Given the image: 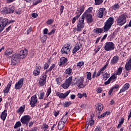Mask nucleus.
Instances as JSON below:
<instances>
[{"label": "nucleus", "mask_w": 131, "mask_h": 131, "mask_svg": "<svg viewBox=\"0 0 131 131\" xmlns=\"http://www.w3.org/2000/svg\"><path fill=\"white\" fill-rule=\"evenodd\" d=\"M47 74L46 73V72L44 74H42L40 76L39 79L41 80H45L47 81Z\"/></svg>", "instance_id": "nucleus-35"}, {"label": "nucleus", "mask_w": 131, "mask_h": 131, "mask_svg": "<svg viewBox=\"0 0 131 131\" xmlns=\"http://www.w3.org/2000/svg\"><path fill=\"white\" fill-rule=\"evenodd\" d=\"M24 82V79L21 78L16 83L14 89L15 90H20V89H22V86H23V82Z\"/></svg>", "instance_id": "nucleus-14"}, {"label": "nucleus", "mask_w": 131, "mask_h": 131, "mask_svg": "<svg viewBox=\"0 0 131 131\" xmlns=\"http://www.w3.org/2000/svg\"><path fill=\"white\" fill-rule=\"evenodd\" d=\"M72 82V76L69 77L65 81L64 83L62 84V88L66 90L69 88L70 84Z\"/></svg>", "instance_id": "nucleus-11"}, {"label": "nucleus", "mask_w": 131, "mask_h": 131, "mask_svg": "<svg viewBox=\"0 0 131 131\" xmlns=\"http://www.w3.org/2000/svg\"><path fill=\"white\" fill-rule=\"evenodd\" d=\"M46 83H47V81H45L44 80H40L39 79L38 84L39 85H40V86H43V85H45Z\"/></svg>", "instance_id": "nucleus-36"}, {"label": "nucleus", "mask_w": 131, "mask_h": 131, "mask_svg": "<svg viewBox=\"0 0 131 131\" xmlns=\"http://www.w3.org/2000/svg\"><path fill=\"white\" fill-rule=\"evenodd\" d=\"M93 116H91V119L89 118L86 120L87 123H89L91 126L94 125V124L95 123V121H94V119H93Z\"/></svg>", "instance_id": "nucleus-30"}, {"label": "nucleus", "mask_w": 131, "mask_h": 131, "mask_svg": "<svg viewBox=\"0 0 131 131\" xmlns=\"http://www.w3.org/2000/svg\"><path fill=\"white\" fill-rule=\"evenodd\" d=\"M53 23L54 19H48L46 22V24H47V25H51V24H53Z\"/></svg>", "instance_id": "nucleus-46"}, {"label": "nucleus", "mask_w": 131, "mask_h": 131, "mask_svg": "<svg viewBox=\"0 0 131 131\" xmlns=\"http://www.w3.org/2000/svg\"><path fill=\"white\" fill-rule=\"evenodd\" d=\"M55 32H56V29H53L52 31L48 33V35H52V34H55Z\"/></svg>", "instance_id": "nucleus-55"}, {"label": "nucleus", "mask_w": 131, "mask_h": 131, "mask_svg": "<svg viewBox=\"0 0 131 131\" xmlns=\"http://www.w3.org/2000/svg\"><path fill=\"white\" fill-rule=\"evenodd\" d=\"M106 68H107V65H105L103 67L101 68L97 72V74H96V77H99V76H100V75H101V74L104 72V71L105 69H106Z\"/></svg>", "instance_id": "nucleus-25"}, {"label": "nucleus", "mask_w": 131, "mask_h": 131, "mask_svg": "<svg viewBox=\"0 0 131 131\" xmlns=\"http://www.w3.org/2000/svg\"><path fill=\"white\" fill-rule=\"evenodd\" d=\"M64 126H65V123L63 122L60 121L58 123V129H62V128H64Z\"/></svg>", "instance_id": "nucleus-31"}, {"label": "nucleus", "mask_w": 131, "mask_h": 131, "mask_svg": "<svg viewBox=\"0 0 131 131\" xmlns=\"http://www.w3.org/2000/svg\"><path fill=\"white\" fill-rule=\"evenodd\" d=\"M100 49H101V47H96L94 50V52H95V55H96V54L98 53V52H99V51H100Z\"/></svg>", "instance_id": "nucleus-57"}, {"label": "nucleus", "mask_w": 131, "mask_h": 131, "mask_svg": "<svg viewBox=\"0 0 131 131\" xmlns=\"http://www.w3.org/2000/svg\"><path fill=\"white\" fill-rule=\"evenodd\" d=\"M31 31H32V28L30 27L29 28V29L27 30V34H29V33H30V32H31Z\"/></svg>", "instance_id": "nucleus-63"}, {"label": "nucleus", "mask_w": 131, "mask_h": 131, "mask_svg": "<svg viewBox=\"0 0 131 131\" xmlns=\"http://www.w3.org/2000/svg\"><path fill=\"white\" fill-rule=\"evenodd\" d=\"M52 93V88L50 86L47 91L46 93V97L48 98L50 95H51V93Z\"/></svg>", "instance_id": "nucleus-38"}, {"label": "nucleus", "mask_w": 131, "mask_h": 131, "mask_svg": "<svg viewBox=\"0 0 131 131\" xmlns=\"http://www.w3.org/2000/svg\"><path fill=\"white\" fill-rule=\"evenodd\" d=\"M41 128H45V129H47L49 128V125L48 124H46V123H43Z\"/></svg>", "instance_id": "nucleus-56"}, {"label": "nucleus", "mask_w": 131, "mask_h": 131, "mask_svg": "<svg viewBox=\"0 0 131 131\" xmlns=\"http://www.w3.org/2000/svg\"><path fill=\"white\" fill-rule=\"evenodd\" d=\"M75 85H77V86H78V88H79V89H83V88H84V84H83V81H84V78L83 77H76L75 78Z\"/></svg>", "instance_id": "nucleus-3"}, {"label": "nucleus", "mask_w": 131, "mask_h": 131, "mask_svg": "<svg viewBox=\"0 0 131 131\" xmlns=\"http://www.w3.org/2000/svg\"><path fill=\"white\" fill-rule=\"evenodd\" d=\"M49 64H48V63H46L44 64V67H43V69L44 70H46V69H48V68H49Z\"/></svg>", "instance_id": "nucleus-62"}, {"label": "nucleus", "mask_w": 131, "mask_h": 131, "mask_svg": "<svg viewBox=\"0 0 131 131\" xmlns=\"http://www.w3.org/2000/svg\"><path fill=\"white\" fill-rule=\"evenodd\" d=\"M68 62V59L66 57H61L60 59V61L58 63L59 66H62V65H65L66 63Z\"/></svg>", "instance_id": "nucleus-19"}, {"label": "nucleus", "mask_w": 131, "mask_h": 131, "mask_svg": "<svg viewBox=\"0 0 131 131\" xmlns=\"http://www.w3.org/2000/svg\"><path fill=\"white\" fill-rule=\"evenodd\" d=\"M106 9L105 8H100L97 11V16L98 18H103L104 16V12H105Z\"/></svg>", "instance_id": "nucleus-18"}, {"label": "nucleus", "mask_w": 131, "mask_h": 131, "mask_svg": "<svg viewBox=\"0 0 131 131\" xmlns=\"http://www.w3.org/2000/svg\"><path fill=\"white\" fill-rule=\"evenodd\" d=\"M116 78H117V77L115 76V75H113V76L110 77V78L109 79L111 80L112 82H113V81H115V79H116Z\"/></svg>", "instance_id": "nucleus-52"}, {"label": "nucleus", "mask_w": 131, "mask_h": 131, "mask_svg": "<svg viewBox=\"0 0 131 131\" xmlns=\"http://www.w3.org/2000/svg\"><path fill=\"white\" fill-rule=\"evenodd\" d=\"M21 125H22V124H21V122L18 121L14 125V128H17V127H20Z\"/></svg>", "instance_id": "nucleus-43"}, {"label": "nucleus", "mask_w": 131, "mask_h": 131, "mask_svg": "<svg viewBox=\"0 0 131 131\" xmlns=\"http://www.w3.org/2000/svg\"><path fill=\"white\" fill-rule=\"evenodd\" d=\"M93 11V7H89L83 14H91Z\"/></svg>", "instance_id": "nucleus-41"}, {"label": "nucleus", "mask_w": 131, "mask_h": 131, "mask_svg": "<svg viewBox=\"0 0 131 131\" xmlns=\"http://www.w3.org/2000/svg\"><path fill=\"white\" fill-rule=\"evenodd\" d=\"M84 65V62L80 61L77 63V68H81V66H83Z\"/></svg>", "instance_id": "nucleus-42"}, {"label": "nucleus", "mask_w": 131, "mask_h": 131, "mask_svg": "<svg viewBox=\"0 0 131 131\" xmlns=\"http://www.w3.org/2000/svg\"><path fill=\"white\" fill-rule=\"evenodd\" d=\"M53 113H54V115L55 117H57V116H58V115H59V114L58 111H54Z\"/></svg>", "instance_id": "nucleus-59"}, {"label": "nucleus", "mask_w": 131, "mask_h": 131, "mask_svg": "<svg viewBox=\"0 0 131 131\" xmlns=\"http://www.w3.org/2000/svg\"><path fill=\"white\" fill-rule=\"evenodd\" d=\"M103 109H104V105L101 103H98L96 107L97 112L100 114L102 112V110H103Z\"/></svg>", "instance_id": "nucleus-26"}, {"label": "nucleus", "mask_w": 131, "mask_h": 131, "mask_svg": "<svg viewBox=\"0 0 131 131\" xmlns=\"http://www.w3.org/2000/svg\"><path fill=\"white\" fill-rule=\"evenodd\" d=\"M31 119V117L29 115H25L20 119V121L23 124H26V126H28L29 121Z\"/></svg>", "instance_id": "nucleus-9"}, {"label": "nucleus", "mask_w": 131, "mask_h": 131, "mask_svg": "<svg viewBox=\"0 0 131 131\" xmlns=\"http://www.w3.org/2000/svg\"><path fill=\"white\" fill-rule=\"evenodd\" d=\"M36 104H37V97L36 95H34L31 97L30 104L31 107L33 108L36 106Z\"/></svg>", "instance_id": "nucleus-12"}, {"label": "nucleus", "mask_w": 131, "mask_h": 131, "mask_svg": "<svg viewBox=\"0 0 131 131\" xmlns=\"http://www.w3.org/2000/svg\"><path fill=\"white\" fill-rule=\"evenodd\" d=\"M19 57L20 59H24L25 58H26L27 56V55H28V50L27 49H22L20 50L19 54Z\"/></svg>", "instance_id": "nucleus-15"}, {"label": "nucleus", "mask_w": 131, "mask_h": 131, "mask_svg": "<svg viewBox=\"0 0 131 131\" xmlns=\"http://www.w3.org/2000/svg\"><path fill=\"white\" fill-rule=\"evenodd\" d=\"M110 77V74H107V72L105 73L103 75V78L105 79V80H107L108 78Z\"/></svg>", "instance_id": "nucleus-47"}, {"label": "nucleus", "mask_w": 131, "mask_h": 131, "mask_svg": "<svg viewBox=\"0 0 131 131\" xmlns=\"http://www.w3.org/2000/svg\"><path fill=\"white\" fill-rule=\"evenodd\" d=\"M9 23V19L6 18L0 17V33L4 31V29Z\"/></svg>", "instance_id": "nucleus-5"}, {"label": "nucleus", "mask_w": 131, "mask_h": 131, "mask_svg": "<svg viewBox=\"0 0 131 131\" xmlns=\"http://www.w3.org/2000/svg\"><path fill=\"white\" fill-rule=\"evenodd\" d=\"M119 60V57L118 56H115L111 60V64L112 65H114V64H116L117 62H118Z\"/></svg>", "instance_id": "nucleus-22"}, {"label": "nucleus", "mask_w": 131, "mask_h": 131, "mask_svg": "<svg viewBox=\"0 0 131 131\" xmlns=\"http://www.w3.org/2000/svg\"><path fill=\"white\" fill-rule=\"evenodd\" d=\"M40 70H41V67L40 66H37L33 72V74L34 76H37L40 74Z\"/></svg>", "instance_id": "nucleus-17"}, {"label": "nucleus", "mask_w": 131, "mask_h": 131, "mask_svg": "<svg viewBox=\"0 0 131 131\" xmlns=\"http://www.w3.org/2000/svg\"><path fill=\"white\" fill-rule=\"evenodd\" d=\"M0 12L2 14H8V8H1L0 10Z\"/></svg>", "instance_id": "nucleus-34"}, {"label": "nucleus", "mask_w": 131, "mask_h": 131, "mask_svg": "<svg viewBox=\"0 0 131 131\" xmlns=\"http://www.w3.org/2000/svg\"><path fill=\"white\" fill-rule=\"evenodd\" d=\"M86 78L88 80H92V73L90 72H86Z\"/></svg>", "instance_id": "nucleus-40"}, {"label": "nucleus", "mask_w": 131, "mask_h": 131, "mask_svg": "<svg viewBox=\"0 0 131 131\" xmlns=\"http://www.w3.org/2000/svg\"><path fill=\"white\" fill-rule=\"evenodd\" d=\"M32 17H33V18H37V17H38V14L36 13H32Z\"/></svg>", "instance_id": "nucleus-61"}, {"label": "nucleus", "mask_w": 131, "mask_h": 131, "mask_svg": "<svg viewBox=\"0 0 131 131\" xmlns=\"http://www.w3.org/2000/svg\"><path fill=\"white\" fill-rule=\"evenodd\" d=\"M39 3H41V0H34L33 2V6H36L38 4H39Z\"/></svg>", "instance_id": "nucleus-50"}, {"label": "nucleus", "mask_w": 131, "mask_h": 131, "mask_svg": "<svg viewBox=\"0 0 131 131\" xmlns=\"http://www.w3.org/2000/svg\"><path fill=\"white\" fill-rule=\"evenodd\" d=\"M21 60V57H20V55L18 53H15L11 56V65L15 66L17 63L20 62Z\"/></svg>", "instance_id": "nucleus-6"}, {"label": "nucleus", "mask_w": 131, "mask_h": 131, "mask_svg": "<svg viewBox=\"0 0 131 131\" xmlns=\"http://www.w3.org/2000/svg\"><path fill=\"white\" fill-rule=\"evenodd\" d=\"M94 131H102V129L101 128V127L98 126L95 128Z\"/></svg>", "instance_id": "nucleus-60"}, {"label": "nucleus", "mask_w": 131, "mask_h": 131, "mask_svg": "<svg viewBox=\"0 0 131 131\" xmlns=\"http://www.w3.org/2000/svg\"><path fill=\"white\" fill-rule=\"evenodd\" d=\"M11 86H12V80L9 81L7 86L3 91L4 94H9V92H10V88H11Z\"/></svg>", "instance_id": "nucleus-21"}, {"label": "nucleus", "mask_w": 131, "mask_h": 131, "mask_svg": "<svg viewBox=\"0 0 131 131\" xmlns=\"http://www.w3.org/2000/svg\"><path fill=\"white\" fill-rule=\"evenodd\" d=\"M80 47H82V45L80 44V45H78L76 44L72 51V53L75 54V53L78 52V51H79V50L80 49Z\"/></svg>", "instance_id": "nucleus-28"}, {"label": "nucleus", "mask_w": 131, "mask_h": 131, "mask_svg": "<svg viewBox=\"0 0 131 131\" xmlns=\"http://www.w3.org/2000/svg\"><path fill=\"white\" fill-rule=\"evenodd\" d=\"M122 73V68H119L117 72L116 73V75H120Z\"/></svg>", "instance_id": "nucleus-44"}, {"label": "nucleus", "mask_w": 131, "mask_h": 131, "mask_svg": "<svg viewBox=\"0 0 131 131\" xmlns=\"http://www.w3.org/2000/svg\"><path fill=\"white\" fill-rule=\"evenodd\" d=\"M15 13L17 15H21L22 14V9H21V8H19L18 9L15 10Z\"/></svg>", "instance_id": "nucleus-51"}, {"label": "nucleus", "mask_w": 131, "mask_h": 131, "mask_svg": "<svg viewBox=\"0 0 131 131\" xmlns=\"http://www.w3.org/2000/svg\"><path fill=\"white\" fill-rule=\"evenodd\" d=\"M114 49H115V46L113 42H106L104 45V50L107 52L114 51Z\"/></svg>", "instance_id": "nucleus-7"}, {"label": "nucleus", "mask_w": 131, "mask_h": 131, "mask_svg": "<svg viewBox=\"0 0 131 131\" xmlns=\"http://www.w3.org/2000/svg\"><path fill=\"white\" fill-rule=\"evenodd\" d=\"M7 115L8 114L7 113V110H5L4 112L2 113L0 117L3 121H5V120H6V119L7 118Z\"/></svg>", "instance_id": "nucleus-23"}, {"label": "nucleus", "mask_w": 131, "mask_h": 131, "mask_svg": "<svg viewBox=\"0 0 131 131\" xmlns=\"http://www.w3.org/2000/svg\"><path fill=\"white\" fill-rule=\"evenodd\" d=\"M70 90H69L64 93L57 92L56 94V96H57V97H59V99H65V98H66V97H67V96L70 94Z\"/></svg>", "instance_id": "nucleus-13"}, {"label": "nucleus", "mask_w": 131, "mask_h": 131, "mask_svg": "<svg viewBox=\"0 0 131 131\" xmlns=\"http://www.w3.org/2000/svg\"><path fill=\"white\" fill-rule=\"evenodd\" d=\"M13 50L12 48H8L5 52V55L8 59H11V58H12V56H13Z\"/></svg>", "instance_id": "nucleus-16"}, {"label": "nucleus", "mask_w": 131, "mask_h": 131, "mask_svg": "<svg viewBox=\"0 0 131 131\" xmlns=\"http://www.w3.org/2000/svg\"><path fill=\"white\" fill-rule=\"evenodd\" d=\"M69 112H66V114L62 117V118L61 119V121L62 122L66 123V121L68 120V118L69 117V116H68V113Z\"/></svg>", "instance_id": "nucleus-24"}, {"label": "nucleus", "mask_w": 131, "mask_h": 131, "mask_svg": "<svg viewBox=\"0 0 131 131\" xmlns=\"http://www.w3.org/2000/svg\"><path fill=\"white\" fill-rule=\"evenodd\" d=\"M49 31V29H48V28H45L43 30V34H48V32Z\"/></svg>", "instance_id": "nucleus-64"}, {"label": "nucleus", "mask_w": 131, "mask_h": 131, "mask_svg": "<svg viewBox=\"0 0 131 131\" xmlns=\"http://www.w3.org/2000/svg\"><path fill=\"white\" fill-rule=\"evenodd\" d=\"M127 13H125L120 15L116 19L117 25L118 26H123L126 23V18H127Z\"/></svg>", "instance_id": "nucleus-2"}, {"label": "nucleus", "mask_w": 131, "mask_h": 131, "mask_svg": "<svg viewBox=\"0 0 131 131\" xmlns=\"http://www.w3.org/2000/svg\"><path fill=\"white\" fill-rule=\"evenodd\" d=\"M64 74H67L68 75H72V69L69 68L66 70L64 71Z\"/></svg>", "instance_id": "nucleus-32"}, {"label": "nucleus", "mask_w": 131, "mask_h": 131, "mask_svg": "<svg viewBox=\"0 0 131 131\" xmlns=\"http://www.w3.org/2000/svg\"><path fill=\"white\" fill-rule=\"evenodd\" d=\"M77 97L79 98V99H81L83 97H84V98H88V95L85 93H84L83 94L78 93Z\"/></svg>", "instance_id": "nucleus-33"}, {"label": "nucleus", "mask_w": 131, "mask_h": 131, "mask_svg": "<svg viewBox=\"0 0 131 131\" xmlns=\"http://www.w3.org/2000/svg\"><path fill=\"white\" fill-rule=\"evenodd\" d=\"M114 24V17H110L106 20L104 23V26L102 28H96L93 31L94 33L96 34H100V33H102L103 31L104 32H108L110 29H111V27H112V25Z\"/></svg>", "instance_id": "nucleus-1"}, {"label": "nucleus", "mask_w": 131, "mask_h": 131, "mask_svg": "<svg viewBox=\"0 0 131 131\" xmlns=\"http://www.w3.org/2000/svg\"><path fill=\"white\" fill-rule=\"evenodd\" d=\"M16 8L14 6H10L9 7H7V12L8 14H12L15 12Z\"/></svg>", "instance_id": "nucleus-29"}, {"label": "nucleus", "mask_w": 131, "mask_h": 131, "mask_svg": "<svg viewBox=\"0 0 131 131\" xmlns=\"http://www.w3.org/2000/svg\"><path fill=\"white\" fill-rule=\"evenodd\" d=\"M120 8L119 5L118 4H115L114 6L112 7L113 10H117V9H119Z\"/></svg>", "instance_id": "nucleus-48"}, {"label": "nucleus", "mask_w": 131, "mask_h": 131, "mask_svg": "<svg viewBox=\"0 0 131 131\" xmlns=\"http://www.w3.org/2000/svg\"><path fill=\"white\" fill-rule=\"evenodd\" d=\"M81 18L83 19L84 21V19H85L88 24H91V23H93L94 21V18H93V15L91 13L83 14L81 16Z\"/></svg>", "instance_id": "nucleus-4"}, {"label": "nucleus", "mask_w": 131, "mask_h": 131, "mask_svg": "<svg viewBox=\"0 0 131 131\" xmlns=\"http://www.w3.org/2000/svg\"><path fill=\"white\" fill-rule=\"evenodd\" d=\"M25 111V105H23V106H20L17 111L16 112L19 115H22L23 113H24Z\"/></svg>", "instance_id": "nucleus-27"}, {"label": "nucleus", "mask_w": 131, "mask_h": 131, "mask_svg": "<svg viewBox=\"0 0 131 131\" xmlns=\"http://www.w3.org/2000/svg\"><path fill=\"white\" fill-rule=\"evenodd\" d=\"M72 48V46L71 44H66L64 45L62 49H61V53L62 54H69V52H70V50H71Z\"/></svg>", "instance_id": "nucleus-10"}, {"label": "nucleus", "mask_w": 131, "mask_h": 131, "mask_svg": "<svg viewBox=\"0 0 131 131\" xmlns=\"http://www.w3.org/2000/svg\"><path fill=\"white\" fill-rule=\"evenodd\" d=\"M43 97H45L44 92L40 93L39 94V100H42V99H43Z\"/></svg>", "instance_id": "nucleus-53"}, {"label": "nucleus", "mask_w": 131, "mask_h": 131, "mask_svg": "<svg viewBox=\"0 0 131 131\" xmlns=\"http://www.w3.org/2000/svg\"><path fill=\"white\" fill-rule=\"evenodd\" d=\"M96 92L98 94H101L103 92V89H102L101 87H99L96 90Z\"/></svg>", "instance_id": "nucleus-54"}, {"label": "nucleus", "mask_w": 131, "mask_h": 131, "mask_svg": "<svg viewBox=\"0 0 131 131\" xmlns=\"http://www.w3.org/2000/svg\"><path fill=\"white\" fill-rule=\"evenodd\" d=\"M128 89H129V83H125L120 90L119 94H121V93H124V92H125V91H127Z\"/></svg>", "instance_id": "nucleus-20"}, {"label": "nucleus", "mask_w": 131, "mask_h": 131, "mask_svg": "<svg viewBox=\"0 0 131 131\" xmlns=\"http://www.w3.org/2000/svg\"><path fill=\"white\" fill-rule=\"evenodd\" d=\"M84 20L83 18H81V19L79 20V22L77 23V26L76 28V30L78 32H80L82 31V29L84 28Z\"/></svg>", "instance_id": "nucleus-8"}, {"label": "nucleus", "mask_w": 131, "mask_h": 131, "mask_svg": "<svg viewBox=\"0 0 131 131\" xmlns=\"http://www.w3.org/2000/svg\"><path fill=\"white\" fill-rule=\"evenodd\" d=\"M55 64H52L51 65V66L50 67V68L49 69V70H47L46 71V73H48L49 72H51V71H52V70H53V69H54L55 68Z\"/></svg>", "instance_id": "nucleus-39"}, {"label": "nucleus", "mask_w": 131, "mask_h": 131, "mask_svg": "<svg viewBox=\"0 0 131 131\" xmlns=\"http://www.w3.org/2000/svg\"><path fill=\"white\" fill-rule=\"evenodd\" d=\"M71 104H72L71 101H67V102H65L63 106H64V108H66V107H69L70 105H71Z\"/></svg>", "instance_id": "nucleus-45"}, {"label": "nucleus", "mask_w": 131, "mask_h": 131, "mask_svg": "<svg viewBox=\"0 0 131 131\" xmlns=\"http://www.w3.org/2000/svg\"><path fill=\"white\" fill-rule=\"evenodd\" d=\"M106 116V113L104 112L102 114H101L100 116H98V118L100 119L101 118H103V117H105Z\"/></svg>", "instance_id": "nucleus-58"}, {"label": "nucleus", "mask_w": 131, "mask_h": 131, "mask_svg": "<svg viewBox=\"0 0 131 131\" xmlns=\"http://www.w3.org/2000/svg\"><path fill=\"white\" fill-rule=\"evenodd\" d=\"M84 9H85L84 6H81L80 7V10H78V12L81 14H82V13H83V12L84 11Z\"/></svg>", "instance_id": "nucleus-49"}, {"label": "nucleus", "mask_w": 131, "mask_h": 131, "mask_svg": "<svg viewBox=\"0 0 131 131\" xmlns=\"http://www.w3.org/2000/svg\"><path fill=\"white\" fill-rule=\"evenodd\" d=\"M104 0H95V6H100L101 4H103Z\"/></svg>", "instance_id": "nucleus-37"}]
</instances>
